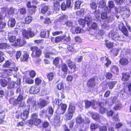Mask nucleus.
Segmentation results:
<instances>
[{
	"label": "nucleus",
	"instance_id": "nucleus-52",
	"mask_svg": "<svg viewBox=\"0 0 131 131\" xmlns=\"http://www.w3.org/2000/svg\"><path fill=\"white\" fill-rule=\"evenodd\" d=\"M121 107L122 105L121 104H116L114 107V109L116 110H119L121 108Z\"/></svg>",
	"mask_w": 131,
	"mask_h": 131
},
{
	"label": "nucleus",
	"instance_id": "nucleus-29",
	"mask_svg": "<svg viewBox=\"0 0 131 131\" xmlns=\"http://www.w3.org/2000/svg\"><path fill=\"white\" fill-rule=\"evenodd\" d=\"M111 71L113 73L117 74L118 71V69L117 67L116 66H111Z\"/></svg>",
	"mask_w": 131,
	"mask_h": 131
},
{
	"label": "nucleus",
	"instance_id": "nucleus-42",
	"mask_svg": "<svg viewBox=\"0 0 131 131\" xmlns=\"http://www.w3.org/2000/svg\"><path fill=\"white\" fill-rule=\"evenodd\" d=\"M99 7L101 8H103L106 5V3L104 0L100 1L99 2Z\"/></svg>",
	"mask_w": 131,
	"mask_h": 131
},
{
	"label": "nucleus",
	"instance_id": "nucleus-49",
	"mask_svg": "<svg viewBox=\"0 0 131 131\" xmlns=\"http://www.w3.org/2000/svg\"><path fill=\"white\" fill-rule=\"evenodd\" d=\"M98 126V125L96 124H91L90 126V128L92 130L95 129L97 128Z\"/></svg>",
	"mask_w": 131,
	"mask_h": 131
},
{
	"label": "nucleus",
	"instance_id": "nucleus-47",
	"mask_svg": "<svg viewBox=\"0 0 131 131\" xmlns=\"http://www.w3.org/2000/svg\"><path fill=\"white\" fill-rule=\"evenodd\" d=\"M107 16V14L106 12H104L101 14V18L102 19H106Z\"/></svg>",
	"mask_w": 131,
	"mask_h": 131
},
{
	"label": "nucleus",
	"instance_id": "nucleus-38",
	"mask_svg": "<svg viewBox=\"0 0 131 131\" xmlns=\"http://www.w3.org/2000/svg\"><path fill=\"white\" fill-rule=\"evenodd\" d=\"M105 45L108 48H111L113 47V44L112 43L108 41H106Z\"/></svg>",
	"mask_w": 131,
	"mask_h": 131
},
{
	"label": "nucleus",
	"instance_id": "nucleus-27",
	"mask_svg": "<svg viewBox=\"0 0 131 131\" xmlns=\"http://www.w3.org/2000/svg\"><path fill=\"white\" fill-rule=\"evenodd\" d=\"M101 60H102V61H103L104 60L106 61V62L105 64V65L107 67L108 65L110 64L111 63V62L110 60L108 59V58H107L106 57H102L101 58Z\"/></svg>",
	"mask_w": 131,
	"mask_h": 131
},
{
	"label": "nucleus",
	"instance_id": "nucleus-59",
	"mask_svg": "<svg viewBox=\"0 0 131 131\" xmlns=\"http://www.w3.org/2000/svg\"><path fill=\"white\" fill-rule=\"evenodd\" d=\"M46 113V111H45L44 110H42L40 111L39 113V115L42 117H44L45 116H47L45 114Z\"/></svg>",
	"mask_w": 131,
	"mask_h": 131
},
{
	"label": "nucleus",
	"instance_id": "nucleus-26",
	"mask_svg": "<svg viewBox=\"0 0 131 131\" xmlns=\"http://www.w3.org/2000/svg\"><path fill=\"white\" fill-rule=\"evenodd\" d=\"M73 114L67 111V112L65 114V115L67 119H71L73 116Z\"/></svg>",
	"mask_w": 131,
	"mask_h": 131
},
{
	"label": "nucleus",
	"instance_id": "nucleus-60",
	"mask_svg": "<svg viewBox=\"0 0 131 131\" xmlns=\"http://www.w3.org/2000/svg\"><path fill=\"white\" fill-rule=\"evenodd\" d=\"M93 118L95 120H97L99 118V116L97 113H94L93 114L92 116Z\"/></svg>",
	"mask_w": 131,
	"mask_h": 131
},
{
	"label": "nucleus",
	"instance_id": "nucleus-9",
	"mask_svg": "<svg viewBox=\"0 0 131 131\" xmlns=\"http://www.w3.org/2000/svg\"><path fill=\"white\" fill-rule=\"evenodd\" d=\"M16 21L14 18H10L9 20L8 25L9 27H14Z\"/></svg>",
	"mask_w": 131,
	"mask_h": 131
},
{
	"label": "nucleus",
	"instance_id": "nucleus-13",
	"mask_svg": "<svg viewBox=\"0 0 131 131\" xmlns=\"http://www.w3.org/2000/svg\"><path fill=\"white\" fill-rule=\"evenodd\" d=\"M67 63L68 66L71 69H73L74 70L76 68V66L75 64L71 61L70 60H68L67 61Z\"/></svg>",
	"mask_w": 131,
	"mask_h": 131
},
{
	"label": "nucleus",
	"instance_id": "nucleus-36",
	"mask_svg": "<svg viewBox=\"0 0 131 131\" xmlns=\"http://www.w3.org/2000/svg\"><path fill=\"white\" fill-rule=\"evenodd\" d=\"M29 58V55L27 53H25L24 55L21 58V61H27Z\"/></svg>",
	"mask_w": 131,
	"mask_h": 131
},
{
	"label": "nucleus",
	"instance_id": "nucleus-25",
	"mask_svg": "<svg viewBox=\"0 0 131 131\" xmlns=\"http://www.w3.org/2000/svg\"><path fill=\"white\" fill-rule=\"evenodd\" d=\"M9 102L10 104L14 105L16 106L18 104L16 100L13 97L9 99Z\"/></svg>",
	"mask_w": 131,
	"mask_h": 131
},
{
	"label": "nucleus",
	"instance_id": "nucleus-56",
	"mask_svg": "<svg viewBox=\"0 0 131 131\" xmlns=\"http://www.w3.org/2000/svg\"><path fill=\"white\" fill-rule=\"evenodd\" d=\"M97 5L94 2H92L90 4V7L93 9H95L97 8Z\"/></svg>",
	"mask_w": 131,
	"mask_h": 131
},
{
	"label": "nucleus",
	"instance_id": "nucleus-55",
	"mask_svg": "<svg viewBox=\"0 0 131 131\" xmlns=\"http://www.w3.org/2000/svg\"><path fill=\"white\" fill-rule=\"evenodd\" d=\"M80 25H84L86 24L85 20L84 19H79L78 21Z\"/></svg>",
	"mask_w": 131,
	"mask_h": 131
},
{
	"label": "nucleus",
	"instance_id": "nucleus-17",
	"mask_svg": "<svg viewBox=\"0 0 131 131\" xmlns=\"http://www.w3.org/2000/svg\"><path fill=\"white\" fill-rule=\"evenodd\" d=\"M9 18L10 16L6 15L5 11H2L0 13V21H2V19L5 17Z\"/></svg>",
	"mask_w": 131,
	"mask_h": 131
},
{
	"label": "nucleus",
	"instance_id": "nucleus-63",
	"mask_svg": "<svg viewBox=\"0 0 131 131\" xmlns=\"http://www.w3.org/2000/svg\"><path fill=\"white\" fill-rule=\"evenodd\" d=\"M32 7L33 8H31L30 11V13L31 14H33L35 13L36 11L35 9L37 7L35 6L32 5Z\"/></svg>",
	"mask_w": 131,
	"mask_h": 131
},
{
	"label": "nucleus",
	"instance_id": "nucleus-10",
	"mask_svg": "<svg viewBox=\"0 0 131 131\" xmlns=\"http://www.w3.org/2000/svg\"><path fill=\"white\" fill-rule=\"evenodd\" d=\"M119 62L122 66L127 65L128 63V61L125 58H122L120 59Z\"/></svg>",
	"mask_w": 131,
	"mask_h": 131
},
{
	"label": "nucleus",
	"instance_id": "nucleus-46",
	"mask_svg": "<svg viewBox=\"0 0 131 131\" xmlns=\"http://www.w3.org/2000/svg\"><path fill=\"white\" fill-rule=\"evenodd\" d=\"M108 4L109 7L111 9L113 8L115 6L114 4L113 1H109L108 2Z\"/></svg>",
	"mask_w": 131,
	"mask_h": 131
},
{
	"label": "nucleus",
	"instance_id": "nucleus-16",
	"mask_svg": "<svg viewBox=\"0 0 131 131\" xmlns=\"http://www.w3.org/2000/svg\"><path fill=\"white\" fill-rule=\"evenodd\" d=\"M84 19L85 20L86 24L88 26H89L92 21L91 17L89 15L87 16Z\"/></svg>",
	"mask_w": 131,
	"mask_h": 131
},
{
	"label": "nucleus",
	"instance_id": "nucleus-1",
	"mask_svg": "<svg viewBox=\"0 0 131 131\" xmlns=\"http://www.w3.org/2000/svg\"><path fill=\"white\" fill-rule=\"evenodd\" d=\"M41 122V120L38 118V114L36 113H34L31 115V119L28 121V123L31 125L37 126L40 124Z\"/></svg>",
	"mask_w": 131,
	"mask_h": 131
},
{
	"label": "nucleus",
	"instance_id": "nucleus-23",
	"mask_svg": "<svg viewBox=\"0 0 131 131\" xmlns=\"http://www.w3.org/2000/svg\"><path fill=\"white\" fill-rule=\"evenodd\" d=\"M9 47V45L6 43H0V49H5Z\"/></svg>",
	"mask_w": 131,
	"mask_h": 131
},
{
	"label": "nucleus",
	"instance_id": "nucleus-43",
	"mask_svg": "<svg viewBox=\"0 0 131 131\" xmlns=\"http://www.w3.org/2000/svg\"><path fill=\"white\" fill-rule=\"evenodd\" d=\"M8 37L9 40L10 42H14L15 41H16V38L15 36H9Z\"/></svg>",
	"mask_w": 131,
	"mask_h": 131
},
{
	"label": "nucleus",
	"instance_id": "nucleus-48",
	"mask_svg": "<svg viewBox=\"0 0 131 131\" xmlns=\"http://www.w3.org/2000/svg\"><path fill=\"white\" fill-rule=\"evenodd\" d=\"M68 70V68L67 66L65 64L63 63L62 65V70L64 72L67 71Z\"/></svg>",
	"mask_w": 131,
	"mask_h": 131
},
{
	"label": "nucleus",
	"instance_id": "nucleus-12",
	"mask_svg": "<svg viewBox=\"0 0 131 131\" xmlns=\"http://www.w3.org/2000/svg\"><path fill=\"white\" fill-rule=\"evenodd\" d=\"M95 79L94 77L90 79L87 82V85L89 86H94L95 85Z\"/></svg>",
	"mask_w": 131,
	"mask_h": 131
},
{
	"label": "nucleus",
	"instance_id": "nucleus-8",
	"mask_svg": "<svg viewBox=\"0 0 131 131\" xmlns=\"http://www.w3.org/2000/svg\"><path fill=\"white\" fill-rule=\"evenodd\" d=\"M26 42L25 41L19 39H18L16 41L15 45H16L21 46H23L24 44H26Z\"/></svg>",
	"mask_w": 131,
	"mask_h": 131
},
{
	"label": "nucleus",
	"instance_id": "nucleus-6",
	"mask_svg": "<svg viewBox=\"0 0 131 131\" xmlns=\"http://www.w3.org/2000/svg\"><path fill=\"white\" fill-rule=\"evenodd\" d=\"M49 101L44 100H41L40 102H38L37 104L39 107L41 108L44 107L48 103Z\"/></svg>",
	"mask_w": 131,
	"mask_h": 131
},
{
	"label": "nucleus",
	"instance_id": "nucleus-28",
	"mask_svg": "<svg viewBox=\"0 0 131 131\" xmlns=\"http://www.w3.org/2000/svg\"><path fill=\"white\" fill-rule=\"evenodd\" d=\"M16 10L14 8L12 7L10 8L8 10V13L7 15H9L10 16V15L11 14L13 15L14 14Z\"/></svg>",
	"mask_w": 131,
	"mask_h": 131
},
{
	"label": "nucleus",
	"instance_id": "nucleus-35",
	"mask_svg": "<svg viewBox=\"0 0 131 131\" xmlns=\"http://www.w3.org/2000/svg\"><path fill=\"white\" fill-rule=\"evenodd\" d=\"M84 121V120L80 116H79L76 119V122L77 123L81 124Z\"/></svg>",
	"mask_w": 131,
	"mask_h": 131
},
{
	"label": "nucleus",
	"instance_id": "nucleus-15",
	"mask_svg": "<svg viewBox=\"0 0 131 131\" xmlns=\"http://www.w3.org/2000/svg\"><path fill=\"white\" fill-rule=\"evenodd\" d=\"M108 36L109 37L114 40L116 36H118V34L113 30H112L109 33Z\"/></svg>",
	"mask_w": 131,
	"mask_h": 131
},
{
	"label": "nucleus",
	"instance_id": "nucleus-21",
	"mask_svg": "<svg viewBox=\"0 0 131 131\" xmlns=\"http://www.w3.org/2000/svg\"><path fill=\"white\" fill-rule=\"evenodd\" d=\"M26 98V97L24 96L22 94H19L16 100L18 104H19V102H20L23 100H25Z\"/></svg>",
	"mask_w": 131,
	"mask_h": 131
},
{
	"label": "nucleus",
	"instance_id": "nucleus-41",
	"mask_svg": "<svg viewBox=\"0 0 131 131\" xmlns=\"http://www.w3.org/2000/svg\"><path fill=\"white\" fill-rule=\"evenodd\" d=\"M32 20V17L30 16H28L25 18V21L27 24H29Z\"/></svg>",
	"mask_w": 131,
	"mask_h": 131
},
{
	"label": "nucleus",
	"instance_id": "nucleus-45",
	"mask_svg": "<svg viewBox=\"0 0 131 131\" xmlns=\"http://www.w3.org/2000/svg\"><path fill=\"white\" fill-rule=\"evenodd\" d=\"M68 18L67 16L65 15H63L59 18V20L60 21H64L66 20Z\"/></svg>",
	"mask_w": 131,
	"mask_h": 131
},
{
	"label": "nucleus",
	"instance_id": "nucleus-3",
	"mask_svg": "<svg viewBox=\"0 0 131 131\" xmlns=\"http://www.w3.org/2000/svg\"><path fill=\"white\" fill-rule=\"evenodd\" d=\"M22 34L23 36L25 38L28 39L29 36L32 37L35 35V34L33 32L30 30H27L25 29L22 30Z\"/></svg>",
	"mask_w": 131,
	"mask_h": 131
},
{
	"label": "nucleus",
	"instance_id": "nucleus-32",
	"mask_svg": "<svg viewBox=\"0 0 131 131\" xmlns=\"http://www.w3.org/2000/svg\"><path fill=\"white\" fill-rule=\"evenodd\" d=\"M18 70V68L16 67H14L12 68L11 69H6V72L7 74H9L8 73L10 72L11 71H16Z\"/></svg>",
	"mask_w": 131,
	"mask_h": 131
},
{
	"label": "nucleus",
	"instance_id": "nucleus-30",
	"mask_svg": "<svg viewBox=\"0 0 131 131\" xmlns=\"http://www.w3.org/2000/svg\"><path fill=\"white\" fill-rule=\"evenodd\" d=\"M49 8V6L48 5H46L42 7L41 10V12L43 14H44L48 10Z\"/></svg>",
	"mask_w": 131,
	"mask_h": 131
},
{
	"label": "nucleus",
	"instance_id": "nucleus-31",
	"mask_svg": "<svg viewBox=\"0 0 131 131\" xmlns=\"http://www.w3.org/2000/svg\"><path fill=\"white\" fill-rule=\"evenodd\" d=\"M8 83L7 87L8 89H10L14 88L15 84L14 82L10 81Z\"/></svg>",
	"mask_w": 131,
	"mask_h": 131
},
{
	"label": "nucleus",
	"instance_id": "nucleus-40",
	"mask_svg": "<svg viewBox=\"0 0 131 131\" xmlns=\"http://www.w3.org/2000/svg\"><path fill=\"white\" fill-rule=\"evenodd\" d=\"M66 26L69 27L72 26L74 24L73 21L72 20H68L65 22V23Z\"/></svg>",
	"mask_w": 131,
	"mask_h": 131
},
{
	"label": "nucleus",
	"instance_id": "nucleus-33",
	"mask_svg": "<svg viewBox=\"0 0 131 131\" xmlns=\"http://www.w3.org/2000/svg\"><path fill=\"white\" fill-rule=\"evenodd\" d=\"M82 30L81 28L77 27L75 28V31H72V33L74 34L81 33L82 32Z\"/></svg>",
	"mask_w": 131,
	"mask_h": 131
},
{
	"label": "nucleus",
	"instance_id": "nucleus-18",
	"mask_svg": "<svg viewBox=\"0 0 131 131\" xmlns=\"http://www.w3.org/2000/svg\"><path fill=\"white\" fill-rule=\"evenodd\" d=\"M122 32L124 35H125L126 36H128V34L127 29L125 26H124L123 24H122Z\"/></svg>",
	"mask_w": 131,
	"mask_h": 131
},
{
	"label": "nucleus",
	"instance_id": "nucleus-24",
	"mask_svg": "<svg viewBox=\"0 0 131 131\" xmlns=\"http://www.w3.org/2000/svg\"><path fill=\"white\" fill-rule=\"evenodd\" d=\"M59 4V2L57 1H56L55 3H54L53 5L54 10L55 11H58L60 7Z\"/></svg>",
	"mask_w": 131,
	"mask_h": 131
},
{
	"label": "nucleus",
	"instance_id": "nucleus-61",
	"mask_svg": "<svg viewBox=\"0 0 131 131\" xmlns=\"http://www.w3.org/2000/svg\"><path fill=\"white\" fill-rule=\"evenodd\" d=\"M29 74L31 78H34L36 75L35 72L33 70H31L29 72Z\"/></svg>",
	"mask_w": 131,
	"mask_h": 131
},
{
	"label": "nucleus",
	"instance_id": "nucleus-4",
	"mask_svg": "<svg viewBox=\"0 0 131 131\" xmlns=\"http://www.w3.org/2000/svg\"><path fill=\"white\" fill-rule=\"evenodd\" d=\"M40 88L36 86H31L30 90L29 92L31 94H36L39 91Z\"/></svg>",
	"mask_w": 131,
	"mask_h": 131
},
{
	"label": "nucleus",
	"instance_id": "nucleus-57",
	"mask_svg": "<svg viewBox=\"0 0 131 131\" xmlns=\"http://www.w3.org/2000/svg\"><path fill=\"white\" fill-rule=\"evenodd\" d=\"M26 82L29 84H32L34 82V81L30 78H27L26 80Z\"/></svg>",
	"mask_w": 131,
	"mask_h": 131
},
{
	"label": "nucleus",
	"instance_id": "nucleus-44",
	"mask_svg": "<svg viewBox=\"0 0 131 131\" xmlns=\"http://www.w3.org/2000/svg\"><path fill=\"white\" fill-rule=\"evenodd\" d=\"M54 74L52 73H50L47 75V77L49 81L51 80L53 78Z\"/></svg>",
	"mask_w": 131,
	"mask_h": 131
},
{
	"label": "nucleus",
	"instance_id": "nucleus-62",
	"mask_svg": "<svg viewBox=\"0 0 131 131\" xmlns=\"http://www.w3.org/2000/svg\"><path fill=\"white\" fill-rule=\"evenodd\" d=\"M114 40H118L120 41H123V36L122 37L121 36L120 37L118 35V36H116Z\"/></svg>",
	"mask_w": 131,
	"mask_h": 131
},
{
	"label": "nucleus",
	"instance_id": "nucleus-53",
	"mask_svg": "<svg viewBox=\"0 0 131 131\" xmlns=\"http://www.w3.org/2000/svg\"><path fill=\"white\" fill-rule=\"evenodd\" d=\"M11 62L9 61H6L3 64V66L5 68L8 67L11 64Z\"/></svg>",
	"mask_w": 131,
	"mask_h": 131
},
{
	"label": "nucleus",
	"instance_id": "nucleus-50",
	"mask_svg": "<svg viewBox=\"0 0 131 131\" xmlns=\"http://www.w3.org/2000/svg\"><path fill=\"white\" fill-rule=\"evenodd\" d=\"M59 58L56 57L53 60V63L56 66L59 63Z\"/></svg>",
	"mask_w": 131,
	"mask_h": 131
},
{
	"label": "nucleus",
	"instance_id": "nucleus-39",
	"mask_svg": "<svg viewBox=\"0 0 131 131\" xmlns=\"http://www.w3.org/2000/svg\"><path fill=\"white\" fill-rule=\"evenodd\" d=\"M85 104V108H89L91 105L92 103L91 102L87 100L84 101Z\"/></svg>",
	"mask_w": 131,
	"mask_h": 131
},
{
	"label": "nucleus",
	"instance_id": "nucleus-11",
	"mask_svg": "<svg viewBox=\"0 0 131 131\" xmlns=\"http://www.w3.org/2000/svg\"><path fill=\"white\" fill-rule=\"evenodd\" d=\"M50 32L49 30H47L46 31L44 30H42L40 32V36L41 37L48 38L49 37Z\"/></svg>",
	"mask_w": 131,
	"mask_h": 131
},
{
	"label": "nucleus",
	"instance_id": "nucleus-14",
	"mask_svg": "<svg viewBox=\"0 0 131 131\" xmlns=\"http://www.w3.org/2000/svg\"><path fill=\"white\" fill-rule=\"evenodd\" d=\"M75 110V107L71 103L70 104L69 106L68 111L73 114L74 113Z\"/></svg>",
	"mask_w": 131,
	"mask_h": 131
},
{
	"label": "nucleus",
	"instance_id": "nucleus-7",
	"mask_svg": "<svg viewBox=\"0 0 131 131\" xmlns=\"http://www.w3.org/2000/svg\"><path fill=\"white\" fill-rule=\"evenodd\" d=\"M27 103L28 105L30 106L31 105H36V100L33 97H31L27 100Z\"/></svg>",
	"mask_w": 131,
	"mask_h": 131
},
{
	"label": "nucleus",
	"instance_id": "nucleus-34",
	"mask_svg": "<svg viewBox=\"0 0 131 131\" xmlns=\"http://www.w3.org/2000/svg\"><path fill=\"white\" fill-rule=\"evenodd\" d=\"M65 35L61 37L59 36L56 37L55 39V42H58L61 41L63 39H64L65 38Z\"/></svg>",
	"mask_w": 131,
	"mask_h": 131
},
{
	"label": "nucleus",
	"instance_id": "nucleus-51",
	"mask_svg": "<svg viewBox=\"0 0 131 131\" xmlns=\"http://www.w3.org/2000/svg\"><path fill=\"white\" fill-rule=\"evenodd\" d=\"M67 7H68L64 3H63L61 5V8L62 10H66Z\"/></svg>",
	"mask_w": 131,
	"mask_h": 131
},
{
	"label": "nucleus",
	"instance_id": "nucleus-19",
	"mask_svg": "<svg viewBox=\"0 0 131 131\" xmlns=\"http://www.w3.org/2000/svg\"><path fill=\"white\" fill-rule=\"evenodd\" d=\"M29 113V112L24 111L21 114L20 118L25 120L27 118Z\"/></svg>",
	"mask_w": 131,
	"mask_h": 131
},
{
	"label": "nucleus",
	"instance_id": "nucleus-37",
	"mask_svg": "<svg viewBox=\"0 0 131 131\" xmlns=\"http://www.w3.org/2000/svg\"><path fill=\"white\" fill-rule=\"evenodd\" d=\"M81 4V2L79 1H76L75 2L74 8L75 9H78L80 8Z\"/></svg>",
	"mask_w": 131,
	"mask_h": 131
},
{
	"label": "nucleus",
	"instance_id": "nucleus-54",
	"mask_svg": "<svg viewBox=\"0 0 131 131\" xmlns=\"http://www.w3.org/2000/svg\"><path fill=\"white\" fill-rule=\"evenodd\" d=\"M73 3V0H68L66 2V4L68 7H70L71 4Z\"/></svg>",
	"mask_w": 131,
	"mask_h": 131
},
{
	"label": "nucleus",
	"instance_id": "nucleus-64",
	"mask_svg": "<svg viewBox=\"0 0 131 131\" xmlns=\"http://www.w3.org/2000/svg\"><path fill=\"white\" fill-rule=\"evenodd\" d=\"M6 25L5 23L4 22H3L2 21H0V28L1 30L4 28Z\"/></svg>",
	"mask_w": 131,
	"mask_h": 131
},
{
	"label": "nucleus",
	"instance_id": "nucleus-5",
	"mask_svg": "<svg viewBox=\"0 0 131 131\" xmlns=\"http://www.w3.org/2000/svg\"><path fill=\"white\" fill-rule=\"evenodd\" d=\"M11 81V78H6L5 79H1L0 82L1 86L3 87L6 86L9 81Z\"/></svg>",
	"mask_w": 131,
	"mask_h": 131
},
{
	"label": "nucleus",
	"instance_id": "nucleus-2",
	"mask_svg": "<svg viewBox=\"0 0 131 131\" xmlns=\"http://www.w3.org/2000/svg\"><path fill=\"white\" fill-rule=\"evenodd\" d=\"M31 50L32 51L31 56L33 57H38L41 55V51L38 49V48L36 46L32 47L31 48Z\"/></svg>",
	"mask_w": 131,
	"mask_h": 131
},
{
	"label": "nucleus",
	"instance_id": "nucleus-58",
	"mask_svg": "<svg viewBox=\"0 0 131 131\" xmlns=\"http://www.w3.org/2000/svg\"><path fill=\"white\" fill-rule=\"evenodd\" d=\"M91 28L94 29H96L97 28L98 25L97 24L95 23H92Z\"/></svg>",
	"mask_w": 131,
	"mask_h": 131
},
{
	"label": "nucleus",
	"instance_id": "nucleus-22",
	"mask_svg": "<svg viewBox=\"0 0 131 131\" xmlns=\"http://www.w3.org/2000/svg\"><path fill=\"white\" fill-rule=\"evenodd\" d=\"M122 75H123L122 78V80L123 81H127L130 77L129 74L128 73H122Z\"/></svg>",
	"mask_w": 131,
	"mask_h": 131
},
{
	"label": "nucleus",
	"instance_id": "nucleus-20",
	"mask_svg": "<svg viewBox=\"0 0 131 131\" xmlns=\"http://www.w3.org/2000/svg\"><path fill=\"white\" fill-rule=\"evenodd\" d=\"M116 83V81H109L107 84L108 85L109 87V89H112Z\"/></svg>",
	"mask_w": 131,
	"mask_h": 131
}]
</instances>
